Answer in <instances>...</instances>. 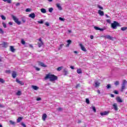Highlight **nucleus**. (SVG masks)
Instances as JSON below:
<instances>
[{
  "label": "nucleus",
  "instance_id": "obj_1",
  "mask_svg": "<svg viewBox=\"0 0 127 127\" xmlns=\"http://www.w3.org/2000/svg\"><path fill=\"white\" fill-rule=\"evenodd\" d=\"M45 79H46V80H47V79H49L51 82H53L56 81V80L58 79V77L54 74H47Z\"/></svg>",
  "mask_w": 127,
  "mask_h": 127
},
{
  "label": "nucleus",
  "instance_id": "obj_2",
  "mask_svg": "<svg viewBox=\"0 0 127 127\" xmlns=\"http://www.w3.org/2000/svg\"><path fill=\"white\" fill-rule=\"evenodd\" d=\"M127 80H123L122 84L121 92H124V90L127 89Z\"/></svg>",
  "mask_w": 127,
  "mask_h": 127
},
{
  "label": "nucleus",
  "instance_id": "obj_3",
  "mask_svg": "<svg viewBox=\"0 0 127 127\" xmlns=\"http://www.w3.org/2000/svg\"><path fill=\"white\" fill-rule=\"evenodd\" d=\"M118 26H120V24L116 21H114V22L111 24V27L113 29H117Z\"/></svg>",
  "mask_w": 127,
  "mask_h": 127
},
{
  "label": "nucleus",
  "instance_id": "obj_4",
  "mask_svg": "<svg viewBox=\"0 0 127 127\" xmlns=\"http://www.w3.org/2000/svg\"><path fill=\"white\" fill-rule=\"evenodd\" d=\"M12 17L14 22L18 24V25H20L21 24V22L19 20H18V19L16 18L14 15H12Z\"/></svg>",
  "mask_w": 127,
  "mask_h": 127
},
{
  "label": "nucleus",
  "instance_id": "obj_5",
  "mask_svg": "<svg viewBox=\"0 0 127 127\" xmlns=\"http://www.w3.org/2000/svg\"><path fill=\"white\" fill-rule=\"evenodd\" d=\"M112 107L114 111H116L117 112L119 110V108H118V104L117 103L113 104L112 105Z\"/></svg>",
  "mask_w": 127,
  "mask_h": 127
},
{
  "label": "nucleus",
  "instance_id": "obj_6",
  "mask_svg": "<svg viewBox=\"0 0 127 127\" xmlns=\"http://www.w3.org/2000/svg\"><path fill=\"white\" fill-rule=\"evenodd\" d=\"M2 47H3L4 48H6L8 46V43L6 42H3L2 44H1Z\"/></svg>",
  "mask_w": 127,
  "mask_h": 127
},
{
  "label": "nucleus",
  "instance_id": "obj_7",
  "mask_svg": "<svg viewBox=\"0 0 127 127\" xmlns=\"http://www.w3.org/2000/svg\"><path fill=\"white\" fill-rule=\"evenodd\" d=\"M79 46L80 47V48L81 50H82V51H84V52H86L87 51V50L86 49V48H85V47H84V46L82 45V44H80Z\"/></svg>",
  "mask_w": 127,
  "mask_h": 127
},
{
  "label": "nucleus",
  "instance_id": "obj_8",
  "mask_svg": "<svg viewBox=\"0 0 127 127\" xmlns=\"http://www.w3.org/2000/svg\"><path fill=\"white\" fill-rule=\"evenodd\" d=\"M16 82L18 83V84H19L20 85H24V82L22 81L19 80L18 79H16Z\"/></svg>",
  "mask_w": 127,
  "mask_h": 127
},
{
  "label": "nucleus",
  "instance_id": "obj_9",
  "mask_svg": "<svg viewBox=\"0 0 127 127\" xmlns=\"http://www.w3.org/2000/svg\"><path fill=\"white\" fill-rule=\"evenodd\" d=\"M116 101L118 103H123V100H122V99L121 98V97L120 96H118L116 98Z\"/></svg>",
  "mask_w": 127,
  "mask_h": 127
},
{
  "label": "nucleus",
  "instance_id": "obj_10",
  "mask_svg": "<svg viewBox=\"0 0 127 127\" xmlns=\"http://www.w3.org/2000/svg\"><path fill=\"white\" fill-rule=\"evenodd\" d=\"M109 114V112L105 111L104 112L100 113L101 116H107Z\"/></svg>",
  "mask_w": 127,
  "mask_h": 127
},
{
  "label": "nucleus",
  "instance_id": "obj_11",
  "mask_svg": "<svg viewBox=\"0 0 127 127\" xmlns=\"http://www.w3.org/2000/svg\"><path fill=\"white\" fill-rule=\"evenodd\" d=\"M29 17H31V18H35V14L34 13H32L29 15Z\"/></svg>",
  "mask_w": 127,
  "mask_h": 127
},
{
  "label": "nucleus",
  "instance_id": "obj_12",
  "mask_svg": "<svg viewBox=\"0 0 127 127\" xmlns=\"http://www.w3.org/2000/svg\"><path fill=\"white\" fill-rule=\"evenodd\" d=\"M98 13L99 15H100L101 16H103L104 15L105 13H104V11L101 10H98Z\"/></svg>",
  "mask_w": 127,
  "mask_h": 127
},
{
  "label": "nucleus",
  "instance_id": "obj_13",
  "mask_svg": "<svg viewBox=\"0 0 127 127\" xmlns=\"http://www.w3.org/2000/svg\"><path fill=\"white\" fill-rule=\"evenodd\" d=\"M104 37H105V38H107V39H110V40H113V37H111L110 35H105Z\"/></svg>",
  "mask_w": 127,
  "mask_h": 127
},
{
  "label": "nucleus",
  "instance_id": "obj_14",
  "mask_svg": "<svg viewBox=\"0 0 127 127\" xmlns=\"http://www.w3.org/2000/svg\"><path fill=\"white\" fill-rule=\"evenodd\" d=\"M39 65H40V66H41L42 67H47V65H45L44 63H41V62L39 63Z\"/></svg>",
  "mask_w": 127,
  "mask_h": 127
},
{
  "label": "nucleus",
  "instance_id": "obj_15",
  "mask_svg": "<svg viewBox=\"0 0 127 127\" xmlns=\"http://www.w3.org/2000/svg\"><path fill=\"white\" fill-rule=\"evenodd\" d=\"M95 87H96V88H98V87H99V86H100V82H99L98 81H95Z\"/></svg>",
  "mask_w": 127,
  "mask_h": 127
},
{
  "label": "nucleus",
  "instance_id": "obj_16",
  "mask_svg": "<svg viewBox=\"0 0 127 127\" xmlns=\"http://www.w3.org/2000/svg\"><path fill=\"white\" fill-rule=\"evenodd\" d=\"M47 118V115L46 114H44L42 116V120L45 121Z\"/></svg>",
  "mask_w": 127,
  "mask_h": 127
},
{
  "label": "nucleus",
  "instance_id": "obj_17",
  "mask_svg": "<svg viewBox=\"0 0 127 127\" xmlns=\"http://www.w3.org/2000/svg\"><path fill=\"white\" fill-rule=\"evenodd\" d=\"M10 50L11 51V52H14V51H15V49H14V48H13V46H10Z\"/></svg>",
  "mask_w": 127,
  "mask_h": 127
},
{
  "label": "nucleus",
  "instance_id": "obj_18",
  "mask_svg": "<svg viewBox=\"0 0 127 127\" xmlns=\"http://www.w3.org/2000/svg\"><path fill=\"white\" fill-rule=\"evenodd\" d=\"M32 88L34 90H35V91H37V90H38V89H39V87H38L36 85H33Z\"/></svg>",
  "mask_w": 127,
  "mask_h": 127
},
{
  "label": "nucleus",
  "instance_id": "obj_19",
  "mask_svg": "<svg viewBox=\"0 0 127 127\" xmlns=\"http://www.w3.org/2000/svg\"><path fill=\"white\" fill-rule=\"evenodd\" d=\"M90 109H92L94 113H97V109H96V107L95 106H92L91 107H90Z\"/></svg>",
  "mask_w": 127,
  "mask_h": 127
},
{
  "label": "nucleus",
  "instance_id": "obj_20",
  "mask_svg": "<svg viewBox=\"0 0 127 127\" xmlns=\"http://www.w3.org/2000/svg\"><path fill=\"white\" fill-rule=\"evenodd\" d=\"M12 76L13 78H16V72L15 71H13L12 73Z\"/></svg>",
  "mask_w": 127,
  "mask_h": 127
},
{
  "label": "nucleus",
  "instance_id": "obj_21",
  "mask_svg": "<svg viewBox=\"0 0 127 127\" xmlns=\"http://www.w3.org/2000/svg\"><path fill=\"white\" fill-rule=\"evenodd\" d=\"M64 76H66V75H67L68 74V70L66 68H64Z\"/></svg>",
  "mask_w": 127,
  "mask_h": 127
},
{
  "label": "nucleus",
  "instance_id": "obj_22",
  "mask_svg": "<svg viewBox=\"0 0 127 127\" xmlns=\"http://www.w3.org/2000/svg\"><path fill=\"white\" fill-rule=\"evenodd\" d=\"M76 72L77 74H82V69L80 68L77 69Z\"/></svg>",
  "mask_w": 127,
  "mask_h": 127
},
{
  "label": "nucleus",
  "instance_id": "obj_23",
  "mask_svg": "<svg viewBox=\"0 0 127 127\" xmlns=\"http://www.w3.org/2000/svg\"><path fill=\"white\" fill-rule=\"evenodd\" d=\"M57 6L60 10H62V7L60 5V4H57Z\"/></svg>",
  "mask_w": 127,
  "mask_h": 127
},
{
  "label": "nucleus",
  "instance_id": "obj_24",
  "mask_svg": "<svg viewBox=\"0 0 127 127\" xmlns=\"http://www.w3.org/2000/svg\"><path fill=\"white\" fill-rule=\"evenodd\" d=\"M38 45L39 48L41 47L43 45V42H38Z\"/></svg>",
  "mask_w": 127,
  "mask_h": 127
},
{
  "label": "nucleus",
  "instance_id": "obj_25",
  "mask_svg": "<svg viewBox=\"0 0 127 127\" xmlns=\"http://www.w3.org/2000/svg\"><path fill=\"white\" fill-rule=\"evenodd\" d=\"M22 120V117H18V119H17V123H20V122H21Z\"/></svg>",
  "mask_w": 127,
  "mask_h": 127
},
{
  "label": "nucleus",
  "instance_id": "obj_26",
  "mask_svg": "<svg viewBox=\"0 0 127 127\" xmlns=\"http://www.w3.org/2000/svg\"><path fill=\"white\" fill-rule=\"evenodd\" d=\"M41 12H42V13H46V9L44 8L41 9Z\"/></svg>",
  "mask_w": 127,
  "mask_h": 127
},
{
  "label": "nucleus",
  "instance_id": "obj_27",
  "mask_svg": "<svg viewBox=\"0 0 127 127\" xmlns=\"http://www.w3.org/2000/svg\"><path fill=\"white\" fill-rule=\"evenodd\" d=\"M3 1L6 2L7 3H11V0H2Z\"/></svg>",
  "mask_w": 127,
  "mask_h": 127
},
{
  "label": "nucleus",
  "instance_id": "obj_28",
  "mask_svg": "<svg viewBox=\"0 0 127 127\" xmlns=\"http://www.w3.org/2000/svg\"><path fill=\"white\" fill-rule=\"evenodd\" d=\"M127 27H123L121 28V30H122V31H125V30H127Z\"/></svg>",
  "mask_w": 127,
  "mask_h": 127
},
{
  "label": "nucleus",
  "instance_id": "obj_29",
  "mask_svg": "<svg viewBox=\"0 0 127 127\" xmlns=\"http://www.w3.org/2000/svg\"><path fill=\"white\" fill-rule=\"evenodd\" d=\"M9 122L10 124L11 125H12L13 126L15 125V122H13V121H12L11 120H10Z\"/></svg>",
  "mask_w": 127,
  "mask_h": 127
},
{
  "label": "nucleus",
  "instance_id": "obj_30",
  "mask_svg": "<svg viewBox=\"0 0 127 127\" xmlns=\"http://www.w3.org/2000/svg\"><path fill=\"white\" fill-rule=\"evenodd\" d=\"M62 68H63V66H60L57 68V71H61L62 70Z\"/></svg>",
  "mask_w": 127,
  "mask_h": 127
},
{
  "label": "nucleus",
  "instance_id": "obj_31",
  "mask_svg": "<svg viewBox=\"0 0 127 127\" xmlns=\"http://www.w3.org/2000/svg\"><path fill=\"white\" fill-rule=\"evenodd\" d=\"M0 17L1 18V19L3 20H5V19H6V18L5 17V16L1 15L0 16Z\"/></svg>",
  "mask_w": 127,
  "mask_h": 127
},
{
  "label": "nucleus",
  "instance_id": "obj_32",
  "mask_svg": "<svg viewBox=\"0 0 127 127\" xmlns=\"http://www.w3.org/2000/svg\"><path fill=\"white\" fill-rule=\"evenodd\" d=\"M16 95H17V96H20V95H21V92L20 91H18L16 93Z\"/></svg>",
  "mask_w": 127,
  "mask_h": 127
},
{
  "label": "nucleus",
  "instance_id": "obj_33",
  "mask_svg": "<svg viewBox=\"0 0 127 127\" xmlns=\"http://www.w3.org/2000/svg\"><path fill=\"white\" fill-rule=\"evenodd\" d=\"M21 43L22 44H23V45H24V44H25V41H24L23 39H21Z\"/></svg>",
  "mask_w": 127,
  "mask_h": 127
},
{
  "label": "nucleus",
  "instance_id": "obj_34",
  "mask_svg": "<svg viewBox=\"0 0 127 127\" xmlns=\"http://www.w3.org/2000/svg\"><path fill=\"white\" fill-rule=\"evenodd\" d=\"M64 44H62L60 45V47L59 48V50H60L61 49H62V48L63 47V46Z\"/></svg>",
  "mask_w": 127,
  "mask_h": 127
},
{
  "label": "nucleus",
  "instance_id": "obj_35",
  "mask_svg": "<svg viewBox=\"0 0 127 127\" xmlns=\"http://www.w3.org/2000/svg\"><path fill=\"white\" fill-rule=\"evenodd\" d=\"M0 34H3V33H4V32H3V30H2V29L0 28Z\"/></svg>",
  "mask_w": 127,
  "mask_h": 127
},
{
  "label": "nucleus",
  "instance_id": "obj_36",
  "mask_svg": "<svg viewBox=\"0 0 127 127\" xmlns=\"http://www.w3.org/2000/svg\"><path fill=\"white\" fill-rule=\"evenodd\" d=\"M107 89H111L112 88V86H111V84H108L106 86Z\"/></svg>",
  "mask_w": 127,
  "mask_h": 127
},
{
  "label": "nucleus",
  "instance_id": "obj_37",
  "mask_svg": "<svg viewBox=\"0 0 127 127\" xmlns=\"http://www.w3.org/2000/svg\"><path fill=\"white\" fill-rule=\"evenodd\" d=\"M97 7H98V8H100V9H102V10L104 9V8H103V7L100 5H98Z\"/></svg>",
  "mask_w": 127,
  "mask_h": 127
},
{
  "label": "nucleus",
  "instance_id": "obj_38",
  "mask_svg": "<svg viewBox=\"0 0 127 127\" xmlns=\"http://www.w3.org/2000/svg\"><path fill=\"white\" fill-rule=\"evenodd\" d=\"M59 20H61V21H64L65 20V18H62L61 17H59Z\"/></svg>",
  "mask_w": 127,
  "mask_h": 127
},
{
  "label": "nucleus",
  "instance_id": "obj_39",
  "mask_svg": "<svg viewBox=\"0 0 127 127\" xmlns=\"http://www.w3.org/2000/svg\"><path fill=\"white\" fill-rule=\"evenodd\" d=\"M49 12H52L53 11V8L51 7L49 8Z\"/></svg>",
  "mask_w": 127,
  "mask_h": 127
},
{
  "label": "nucleus",
  "instance_id": "obj_40",
  "mask_svg": "<svg viewBox=\"0 0 127 127\" xmlns=\"http://www.w3.org/2000/svg\"><path fill=\"white\" fill-rule=\"evenodd\" d=\"M2 25L4 28H6V24L5 23L3 22L2 23Z\"/></svg>",
  "mask_w": 127,
  "mask_h": 127
},
{
  "label": "nucleus",
  "instance_id": "obj_41",
  "mask_svg": "<svg viewBox=\"0 0 127 127\" xmlns=\"http://www.w3.org/2000/svg\"><path fill=\"white\" fill-rule=\"evenodd\" d=\"M0 83H4V80L2 78H0Z\"/></svg>",
  "mask_w": 127,
  "mask_h": 127
},
{
  "label": "nucleus",
  "instance_id": "obj_42",
  "mask_svg": "<svg viewBox=\"0 0 127 127\" xmlns=\"http://www.w3.org/2000/svg\"><path fill=\"white\" fill-rule=\"evenodd\" d=\"M120 84V82H119V81H116L115 82V85H116V86H118V85H119Z\"/></svg>",
  "mask_w": 127,
  "mask_h": 127
},
{
  "label": "nucleus",
  "instance_id": "obj_43",
  "mask_svg": "<svg viewBox=\"0 0 127 127\" xmlns=\"http://www.w3.org/2000/svg\"><path fill=\"white\" fill-rule=\"evenodd\" d=\"M86 103L87 104H90V100H89V99H88V98L86 99Z\"/></svg>",
  "mask_w": 127,
  "mask_h": 127
},
{
  "label": "nucleus",
  "instance_id": "obj_44",
  "mask_svg": "<svg viewBox=\"0 0 127 127\" xmlns=\"http://www.w3.org/2000/svg\"><path fill=\"white\" fill-rule=\"evenodd\" d=\"M94 29H95L96 30H100V28H99V27L94 26Z\"/></svg>",
  "mask_w": 127,
  "mask_h": 127
},
{
  "label": "nucleus",
  "instance_id": "obj_45",
  "mask_svg": "<svg viewBox=\"0 0 127 127\" xmlns=\"http://www.w3.org/2000/svg\"><path fill=\"white\" fill-rule=\"evenodd\" d=\"M62 108H61V107H60V108H58L57 109V110L59 111V112H62Z\"/></svg>",
  "mask_w": 127,
  "mask_h": 127
},
{
  "label": "nucleus",
  "instance_id": "obj_46",
  "mask_svg": "<svg viewBox=\"0 0 127 127\" xmlns=\"http://www.w3.org/2000/svg\"><path fill=\"white\" fill-rule=\"evenodd\" d=\"M38 23H40V24H42V23H43V21L42 20H41L40 21H38Z\"/></svg>",
  "mask_w": 127,
  "mask_h": 127
},
{
  "label": "nucleus",
  "instance_id": "obj_47",
  "mask_svg": "<svg viewBox=\"0 0 127 127\" xmlns=\"http://www.w3.org/2000/svg\"><path fill=\"white\" fill-rule=\"evenodd\" d=\"M114 94H116V95L119 94V91H118V90H115L114 91Z\"/></svg>",
  "mask_w": 127,
  "mask_h": 127
},
{
  "label": "nucleus",
  "instance_id": "obj_48",
  "mask_svg": "<svg viewBox=\"0 0 127 127\" xmlns=\"http://www.w3.org/2000/svg\"><path fill=\"white\" fill-rule=\"evenodd\" d=\"M99 30L100 31H104V30H106V28H100Z\"/></svg>",
  "mask_w": 127,
  "mask_h": 127
},
{
  "label": "nucleus",
  "instance_id": "obj_49",
  "mask_svg": "<svg viewBox=\"0 0 127 127\" xmlns=\"http://www.w3.org/2000/svg\"><path fill=\"white\" fill-rule=\"evenodd\" d=\"M21 126H22L23 127H26V125H25V124H24V123H22L21 124Z\"/></svg>",
  "mask_w": 127,
  "mask_h": 127
},
{
  "label": "nucleus",
  "instance_id": "obj_50",
  "mask_svg": "<svg viewBox=\"0 0 127 127\" xmlns=\"http://www.w3.org/2000/svg\"><path fill=\"white\" fill-rule=\"evenodd\" d=\"M29 11H30V8H28L26 9V12H29Z\"/></svg>",
  "mask_w": 127,
  "mask_h": 127
},
{
  "label": "nucleus",
  "instance_id": "obj_51",
  "mask_svg": "<svg viewBox=\"0 0 127 127\" xmlns=\"http://www.w3.org/2000/svg\"><path fill=\"white\" fill-rule=\"evenodd\" d=\"M106 21L107 23H111V20L110 19H107Z\"/></svg>",
  "mask_w": 127,
  "mask_h": 127
},
{
  "label": "nucleus",
  "instance_id": "obj_52",
  "mask_svg": "<svg viewBox=\"0 0 127 127\" xmlns=\"http://www.w3.org/2000/svg\"><path fill=\"white\" fill-rule=\"evenodd\" d=\"M67 42L68 44H71V40H68L67 41Z\"/></svg>",
  "mask_w": 127,
  "mask_h": 127
},
{
  "label": "nucleus",
  "instance_id": "obj_53",
  "mask_svg": "<svg viewBox=\"0 0 127 127\" xmlns=\"http://www.w3.org/2000/svg\"><path fill=\"white\" fill-rule=\"evenodd\" d=\"M45 25H46L47 26H49V23L48 22H46L45 23Z\"/></svg>",
  "mask_w": 127,
  "mask_h": 127
},
{
  "label": "nucleus",
  "instance_id": "obj_54",
  "mask_svg": "<svg viewBox=\"0 0 127 127\" xmlns=\"http://www.w3.org/2000/svg\"><path fill=\"white\" fill-rule=\"evenodd\" d=\"M36 70L37 71H40V68L39 67H36Z\"/></svg>",
  "mask_w": 127,
  "mask_h": 127
},
{
  "label": "nucleus",
  "instance_id": "obj_55",
  "mask_svg": "<svg viewBox=\"0 0 127 127\" xmlns=\"http://www.w3.org/2000/svg\"><path fill=\"white\" fill-rule=\"evenodd\" d=\"M36 100H37V101H41V98L39 97V98H37Z\"/></svg>",
  "mask_w": 127,
  "mask_h": 127
},
{
  "label": "nucleus",
  "instance_id": "obj_56",
  "mask_svg": "<svg viewBox=\"0 0 127 127\" xmlns=\"http://www.w3.org/2000/svg\"><path fill=\"white\" fill-rule=\"evenodd\" d=\"M90 39H93V38H94V36L91 35V36H90Z\"/></svg>",
  "mask_w": 127,
  "mask_h": 127
},
{
  "label": "nucleus",
  "instance_id": "obj_57",
  "mask_svg": "<svg viewBox=\"0 0 127 127\" xmlns=\"http://www.w3.org/2000/svg\"><path fill=\"white\" fill-rule=\"evenodd\" d=\"M18 5H20V3H16V6H18Z\"/></svg>",
  "mask_w": 127,
  "mask_h": 127
},
{
  "label": "nucleus",
  "instance_id": "obj_58",
  "mask_svg": "<svg viewBox=\"0 0 127 127\" xmlns=\"http://www.w3.org/2000/svg\"><path fill=\"white\" fill-rule=\"evenodd\" d=\"M70 68L72 69V70H74L75 69V68L73 66H71Z\"/></svg>",
  "mask_w": 127,
  "mask_h": 127
},
{
  "label": "nucleus",
  "instance_id": "obj_59",
  "mask_svg": "<svg viewBox=\"0 0 127 127\" xmlns=\"http://www.w3.org/2000/svg\"><path fill=\"white\" fill-rule=\"evenodd\" d=\"M79 87H80V84H78L76 85V86H75V88H78Z\"/></svg>",
  "mask_w": 127,
  "mask_h": 127
},
{
  "label": "nucleus",
  "instance_id": "obj_60",
  "mask_svg": "<svg viewBox=\"0 0 127 127\" xmlns=\"http://www.w3.org/2000/svg\"><path fill=\"white\" fill-rule=\"evenodd\" d=\"M105 16H106L107 18H110V16H109V15H108V14H105Z\"/></svg>",
  "mask_w": 127,
  "mask_h": 127
},
{
  "label": "nucleus",
  "instance_id": "obj_61",
  "mask_svg": "<svg viewBox=\"0 0 127 127\" xmlns=\"http://www.w3.org/2000/svg\"><path fill=\"white\" fill-rule=\"evenodd\" d=\"M111 98H114L115 95L114 94H111Z\"/></svg>",
  "mask_w": 127,
  "mask_h": 127
},
{
  "label": "nucleus",
  "instance_id": "obj_62",
  "mask_svg": "<svg viewBox=\"0 0 127 127\" xmlns=\"http://www.w3.org/2000/svg\"><path fill=\"white\" fill-rule=\"evenodd\" d=\"M39 41H40V42H43L41 38L39 39Z\"/></svg>",
  "mask_w": 127,
  "mask_h": 127
},
{
  "label": "nucleus",
  "instance_id": "obj_63",
  "mask_svg": "<svg viewBox=\"0 0 127 127\" xmlns=\"http://www.w3.org/2000/svg\"><path fill=\"white\" fill-rule=\"evenodd\" d=\"M68 32H69V33H71V32H72V31L71 30H68Z\"/></svg>",
  "mask_w": 127,
  "mask_h": 127
},
{
  "label": "nucleus",
  "instance_id": "obj_64",
  "mask_svg": "<svg viewBox=\"0 0 127 127\" xmlns=\"http://www.w3.org/2000/svg\"><path fill=\"white\" fill-rule=\"evenodd\" d=\"M97 93L99 94H101V91L100 90H97Z\"/></svg>",
  "mask_w": 127,
  "mask_h": 127
}]
</instances>
